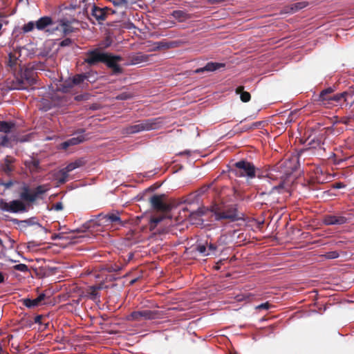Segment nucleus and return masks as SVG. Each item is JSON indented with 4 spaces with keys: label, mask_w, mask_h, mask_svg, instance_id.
<instances>
[{
    "label": "nucleus",
    "mask_w": 354,
    "mask_h": 354,
    "mask_svg": "<svg viewBox=\"0 0 354 354\" xmlns=\"http://www.w3.org/2000/svg\"><path fill=\"white\" fill-rule=\"evenodd\" d=\"M259 171L251 162L246 160H241L233 164L231 172L236 177L246 178L250 180L256 178V174Z\"/></svg>",
    "instance_id": "obj_5"
},
{
    "label": "nucleus",
    "mask_w": 354,
    "mask_h": 354,
    "mask_svg": "<svg viewBox=\"0 0 354 354\" xmlns=\"http://www.w3.org/2000/svg\"><path fill=\"white\" fill-rule=\"evenodd\" d=\"M235 93L236 94H240V98L243 102H248L251 99L250 93L244 91L243 86H238L235 90Z\"/></svg>",
    "instance_id": "obj_29"
},
{
    "label": "nucleus",
    "mask_w": 354,
    "mask_h": 354,
    "mask_svg": "<svg viewBox=\"0 0 354 354\" xmlns=\"http://www.w3.org/2000/svg\"><path fill=\"white\" fill-rule=\"evenodd\" d=\"M88 81V74L82 73L76 74L72 77L66 80L59 87V90L63 93H69L75 86H79L84 88L88 86L86 82Z\"/></svg>",
    "instance_id": "obj_7"
},
{
    "label": "nucleus",
    "mask_w": 354,
    "mask_h": 354,
    "mask_svg": "<svg viewBox=\"0 0 354 354\" xmlns=\"http://www.w3.org/2000/svg\"><path fill=\"white\" fill-rule=\"evenodd\" d=\"M207 248L208 252H211V254H214L217 247L216 245H214L213 243H209L208 245V246L207 247Z\"/></svg>",
    "instance_id": "obj_47"
},
{
    "label": "nucleus",
    "mask_w": 354,
    "mask_h": 354,
    "mask_svg": "<svg viewBox=\"0 0 354 354\" xmlns=\"http://www.w3.org/2000/svg\"><path fill=\"white\" fill-rule=\"evenodd\" d=\"M73 41L70 38H66L59 43V46L65 47L71 45Z\"/></svg>",
    "instance_id": "obj_46"
},
{
    "label": "nucleus",
    "mask_w": 354,
    "mask_h": 354,
    "mask_svg": "<svg viewBox=\"0 0 354 354\" xmlns=\"http://www.w3.org/2000/svg\"><path fill=\"white\" fill-rule=\"evenodd\" d=\"M164 196L155 194L149 198V203L153 209L162 212H168L171 210V205L164 202Z\"/></svg>",
    "instance_id": "obj_12"
},
{
    "label": "nucleus",
    "mask_w": 354,
    "mask_h": 354,
    "mask_svg": "<svg viewBox=\"0 0 354 354\" xmlns=\"http://www.w3.org/2000/svg\"><path fill=\"white\" fill-rule=\"evenodd\" d=\"M86 9H87L86 8H83L84 10H86Z\"/></svg>",
    "instance_id": "obj_63"
},
{
    "label": "nucleus",
    "mask_w": 354,
    "mask_h": 354,
    "mask_svg": "<svg viewBox=\"0 0 354 354\" xmlns=\"http://www.w3.org/2000/svg\"><path fill=\"white\" fill-rule=\"evenodd\" d=\"M15 158L6 156L0 162V171L8 176H10L15 170Z\"/></svg>",
    "instance_id": "obj_13"
},
{
    "label": "nucleus",
    "mask_w": 354,
    "mask_h": 354,
    "mask_svg": "<svg viewBox=\"0 0 354 354\" xmlns=\"http://www.w3.org/2000/svg\"><path fill=\"white\" fill-rule=\"evenodd\" d=\"M47 184L37 186L33 190L30 187L24 184L19 192V198L7 202L3 198H0V209L10 213L26 212L29 209V205L34 203L41 198L48 189Z\"/></svg>",
    "instance_id": "obj_1"
},
{
    "label": "nucleus",
    "mask_w": 354,
    "mask_h": 354,
    "mask_svg": "<svg viewBox=\"0 0 354 354\" xmlns=\"http://www.w3.org/2000/svg\"><path fill=\"white\" fill-rule=\"evenodd\" d=\"M100 289L99 287L97 286H91L89 288V294L92 297L93 299H95L97 295V290Z\"/></svg>",
    "instance_id": "obj_42"
},
{
    "label": "nucleus",
    "mask_w": 354,
    "mask_h": 354,
    "mask_svg": "<svg viewBox=\"0 0 354 354\" xmlns=\"http://www.w3.org/2000/svg\"><path fill=\"white\" fill-rule=\"evenodd\" d=\"M54 24L55 22L52 17L49 16H44L40 17L37 21H36V28L38 30L44 31L47 35H50L56 30H59V26L50 28V27Z\"/></svg>",
    "instance_id": "obj_10"
},
{
    "label": "nucleus",
    "mask_w": 354,
    "mask_h": 354,
    "mask_svg": "<svg viewBox=\"0 0 354 354\" xmlns=\"http://www.w3.org/2000/svg\"><path fill=\"white\" fill-rule=\"evenodd\" d=\"M225 64L223 63H218V62H208L204 67L197 68L195 71L196 73H201L204 71H215L221 68H224Z\"/></svg>",
    "instance_id": "obj_23"
},
{
    "label": "nucleus",
    "mask_w": 354,
    "mask_h": 354,
    "mask_svg": "<svg viewBox=\"0 0 354 354\" xmlns=\"http://www.w3.org/2000/svg\"><path fill=\"white\" fill-rule=\"evenodd\" d=\"M64 208L63 204L62 202H57L53 205V209L56 211H61Z\"/></svg>",
    "instance_id": "obj_50"
},
{
    "label": "nucleus",
    "mask_w": 354,
    "mask_h": 354,
    "mask_svg": "<svg viewBox=\"0 0 354 354\" xmlns=\"http://www.w3.org/2000/svg\"><path fill=\"white\" fill-rule=\"evenodd\" d=\"M104 269L109 272H118L121 270L120 267L116 265H107Z\"/></svg>",
    "instance_id": "obj_40"
},
{
    "label": "nucleus",
    "mask_w": 354,
    "mask_h": 354,
    "mask_svg": "<svg viewBox=\"0 0 354 354\" xmlns=\"http://www.w3.org/2000/svg\"><path fill=\"white\" fill-rule=\"evenodd\" d=\"M257 170H259V171L257 172L256 177H258L259 178L266 177L271 180H281L278 185L274 186L272 188V192L274 190H280L283 189L284 179L286 178L292 173V171L290 170H285L283 168V164L273 166L265 171H261L258 168H257Z\"/></svg>",
    "instance_id": "obj_2"
},
{
    "label": "nucleus",
    "mask_w": 354,
    "mask_h": 354,
    "mask_svg": "<svg viewBox=\"0 0 354 354\" xmlns=\"http://www.w3.org/2000/svg\"><path fill=\"white\" fill-rule=\"evenodd\" d=\"M209 187H210L209 185H204V186L201 187L200 189H198L197 190L198 196H201V195L204 194L205 193H206L208 191V189H209Z\"/></svg>",
    "instance_id": "obj_44"
},
{
    "label": "nucleus",
    "mask_w": 354,
    "mask_h": 354,
    "mask_svg": "<svg viewBox=\"0 0 354 354\" xmlns=\"http://www.w3.org/2000/svg\"><path fill=\"white\" fill-rule=\"evenodd\" d=\"M106 53L102 52L99 48L88 50L86 53L84 62L89 66H95L98 63H103L104 58H106Z\"/></svg>",
    "instance_id": "obj_11"
},
{
    "label": "nucleus",
    "mask_w": 354,
    "mask_h": 354,
    "mask_svg": "<svg viewBox=\"0 0 354 354\" xmlns=\"http://www.w3.org/2000/svg\"><path fill=\"white\" fill-rule=\"evenodd\" d=\"M133 97V95L130 93L123 92L115 97L118 100H127Z\"/></svg>",
    "instance_id": "obj_36"
},
{
    "label": "nucleus",
    "mask_w": 354,
    "mask_h": 354,
    "mask_svg": "<svg viewBox=\"0 0 354 354\" xmlns=\"http://www.w3.org/2000/svg\"><path fill=\"white\" fill-rule=\"evenodd\" d=\"M164 218L162 216L152 217L150 220L149 228L151 232L154 233L161 234L163 232L160 229V227L156 230V227L162 222Z\"/></svg>",
    "instance_id": "obj_24"
},
{
    "label": "nucleus",
    "mask_w": 354,
    "mask_h": 354,
    "mask_svg": "<svg viewBox=\"0 0 354 354\" xmlns=\"http://www.w3.org/2000/svg\"><path fill=\"white\" fill-rule=\"evenodd\" d=\"M163 124L162 118H151L140 120L138 124L127 127L124 129L128 134L136 133L143 131H150L159 129Z\"/></svg>",
    "instance_id": "obj_6"
},
{
    "label": "nucleus",
    "mask_w": 354,
    "mask_h": 354,
    "mask_svg": "<svg viewBox=\"0 0 354 354\" xmlns=\"http://www.w3.org/2000/svg\"><path fill=\"white\" fill-rule=\"evenodd\" d=\"M308 3L306 1H299L297 3H294L289 6L283 7L282 12L286 14H293L306 8L308 6Z\"/></svg>",
    "instance_id": "obj_19"
},
{
    "label": "nucleus",
    "mask_w": 354,
    "mask_h": 354,
    "mask_svg": "<svg viewBox=\"0 0 354 354\" xmlns=\"http://www.w3.org/2000/svg\"><path fill=\"white\" fill-rule=\"evenodd\" d=\"M25 165L31 173H37L41 169L40 162L37 159L31 158L26 160Z\"/></svg>",
    "instance_id": "obj_27"
},
{
    "label": "nucleus",
    "mask_w": 354,
    "mask_h": 354,
    "mask_svg": "<svg viewBox=\"0 0 354 354\" xmlns=\"http://www.w3.org/2000/svg\"><path fill=\"white\" fill-rule=\"evenodd\" d=\"M328 131H330V129L328 128H324L322 130H321L318 135L310 140L308 145L311 148H322V146L324 145L325 140L326 139L327 132Z\"/></svg>",
    "instance_id": "obj_17"
},
{
    "label": "nucleus",
    "mask_w": 354,
    "mask_h": 354,
    "mask_svg": "<svg viewBox=\"0 0 354 354\" xmlns=\"http://www.w3.org/2000/svg\"><path fill=\"white\" fill-rule=\"evenodd\" d=\"M80 6H81V4H80V3H79V5L70 3L68 6H66V8L69 9V10H75L77 8L80 7Z\"/></svg>",
    "instance_id": "obj_52"
},
{
    "label": "nucleus",
    "mask_w": 354,
    "mask_h": 354,
    "mask_svg": "<svg viewBox=\"0 0 354 354\" xmlns=\"http://www.w3.org/2000/svg\"><path fill=\"white\" fill-rule=\"evenodd\" d=\"M94 221H90L88 223H85L81 228H77L76 230H73V232H85L86 230H88L90 226H91V223L92 222H93Z\"/></svg>",
    "instance_id": "obj_41"
},
{
    "label": "nucleus",
    "mask_w": 354,
    "mask_h": 354,
    "mask_svg": "<svg viewBox=\"0 0 354 354\" xmlns=\"http://www.w3.org/2000/svg\"><path fill=\"white\" fill-rule=\"evenodd\" d=\"M349 95V93L346 91L340 93L333 94L332 98L330 99L328 108H331L333 106L338 105H342V102L347 101V97Z\"/></svg>",
    "instance_id": "obj_18"
},
{
    "label": "nucleus",
    "mask_w": 354,
    "mask_h": 354,
    "mask_svg": "<svg viewBox=\"0 0 354 354\" xmlns=\"http://www.w3.org/2000/svg\"><path fill=\"white\" fill-rule=\"evenodd\" d=\"M37 73L30 68H26L18 74L12 82L11 89L26 90L36 83Z\"/></svg>",
    "instance_id": "obj_4"
},
{
    "label": "nucleus",
    "mask_w": 354,
    "mask_h": 354,
    "mask_svg": "<svg viewBox=\"0 0 354 354\" xmlns=\"http://www.w3.org/2000/svg\"><path fill=\"white\" fill-rule=\"evenodd\" d=\"M13 269L15 270L23 272H26L29 270L28 267L26 264H24V263H20V264L14 266Z\"/></svg>",
    "instance_id": "obj_39"
},
{
    "label": "nucleus",
    "mask_w": 354,
    "mask_h": 354,
    "mask_svg": "<svg viewBox=\"0 0 354 354\" xmlns=\"http://www.w3.org/2000/svg\"><path fill=\"white\" fill-rule=\"evenodd\" d=\"M196 250L201 254L203 257L211 255V252H207V246L198 244L196 246Z\"/></svg>",
    "instance_id": "obj_34"
},
{
    "label": "nucleus",
    "mask_w": 354,
    "mask_h": 354,
    "mask_svg": "<svg viewBox=\"0 0 354 354\" xmlns=\"http://www.w3.org/2000/svg\"><path fill=\"white\" fill-rule=\"evenodd\" d=\"M159 317V313L156 310H143L133 311L127 317L129 321L152 320Z\"/></svg>",
    "instance_id": "obj_9"
},
{
    "label": "nucleus",
    "mask_w": 354,
    "mask_h": 354,
    "mask_svg": "<svg viewBox=\"0 0 354 354\" xmlns=\"http://www.w3.org/2000/svg\"><path fill=\"white\" fill-rule=\"evenodd\" d=\"M333 187L336 189H340L344 187L345 185L342 183H336Z\"/></svg>",
    "instance_id": "obj_54"
},
{
    "label": "nucleus",
    "mask_w": 354,
    "mask_h": 354,
    "mask_svg": "<svg viewBox=\"0 0 354 354\" xmlns=\"http://www.w3.org/2000/svg\"><path fill=\"white\" fill-rule=\"evenodd\" d=\"M111 69L114 74H120L122 73V68L118 64L111 68Z\"/></svg>",
    "instance_id": "obj_49"
},
{
    "label": "nucleus",
    "mask_w": 354,
    "mask_h": 354,
    "mask_svg": "<svg viewBox=\"0 0 354 354\" xmlns=\"http://www.w3.org/2000/svg\"><path fill=\"white\" fill-rule=\"evenodd\" d=\"M171 16L180 22H183L189 18L188 15L185 12L180 10H174L171 13Z\"/></svg>",
    "instance_id": "obj_31"
},
{
    "label": "nucleus",
    "mask_w": 354,
    "mask_h": 354,
    "mask_svg": "<svg viewBox=\"0 0 354 354\" xmlns=\"http://www.w3.org/2000/svg\"><path fill=\"white\" fill-rule=\"evenodd\" d=\"M233 191H234V194H235L236 192V190L234 189Z\"/></svg>",
    "instance_id": "obj_62"
},
{
    "label": "nucleus",
    "mask_w": 354,
    "mask_h": 354,
    "mask_svg": "<svg viewBox=\"0 0 354 354\" xmlns=\"http://www.w3.org/2000/svg\"><path fill=\"white\" fill-rule=\"evenodd\" d=\"M43 318H44V316L42 315H37L34 319V322L36 324H42Z\"/></svg>",
    "instance_id": "obj_51"
},
{
    "label": "nucleus",
    "mask_w": 354,
    "mask_h": 354,
    "mask_svg": "<svg viewBox=\"0 0 354 354\" xmlns=\"http://www.w3.org/2000/svg\"><path fill=\"white\" fill-rule=\"evenodd\" d=\"M5 281V275L3 272H0V283H3Z\"/></svg>",
    "instance_id": "obj_55"
},
{
    "label": "nucleus",
    "mask_w": 354,
    "mask_h": 354,
    "mask_svg": "<svg viewBox=\"0 0 354 354\" xmlns=\"http://www.w3.org/2000/svg\"><path fill=\"white\" fill-rule=\"evenodd\" d=\"M97 221L95 223L99 222L97 223L98 225L102 224L105 225H120L124 226L127 223V221H122L121 218L119 216V212L116 213H110L108 214H99L96 216Z\"/></svg>",
    "instance_id": "obj_8"
},
{
    "label": "nucleus",
    "mask_w": 354,
    "mask_h": 354,
    "mask_svg": "<svg viewBox=\"0 0 354 354\" xmlns=\"http://www.w3.org/2000/svg\"><path fill=\"white\" fill-rule=\"evenodd\" d=\"M3 18H1V21H2L3 24H8V21L6 20V19H2Z\"/></svg>",
    "instance_id": "obj_58"
},
{
    "label": "nucleus",
    "mask_w": 354,
    "mask_h": 354,
    "mask_svg": "<svg viewBox=\"0 0 354 354\" xmlns=\"http://www.w3.org/2000/svg\"><path fill=\"white\" fill-rule=\"evenodd\" d=\"M106 58H104V64H105L109 68H113L118 62L122 60V57L118 55H112L110 53H106Z\"/></svg>",
    "instance_id": "obj_28"
},
{
    "label": "nucleus",
    "mask_w": 354,
    "mask_h": 354,
    "mask_svg": "<svg viewBox=\"0 0 354 354\" xmlns=\"http://www.w3.org/2000/svg\"><path fill=\"white\" fill-rule=\"evenodd\" d=\"M151 55H147L143 53H137L132 54L129 56V60L131 64H138L142 62H147L149 61V58Z\"/></svg>",
    "instance_id": "obj_22"
},
{
    "label": "nucleus",
    "mask_w": 354,
    "mask_h": 354,
    "mask_svg": "<svg viewBox=\"0 0 354 354\" xmlns=\"http://www.w3.org/2000/svg\"><path fill=\"white\" fill-rule=\"evenodd\" d=\"M15 184V182L12 180H9L7 182L0 180V185L5 187L6 189H10Z\"/></svg>",
    "instance_id": "obj_45"
},
{
    "label": "nucleus",
    "mask_w": 354,
    "mask_h": 354,
    "mask_svg": "<svg viewBox=\"0 0 354 354\" xmlns=\"http://www.w3.org/2000/svg\"><path fill=\"white\" fill-rule=\"evenodd\" d=\"M323 257L328 259H334L338 258L339 254L337 251H330L326 252Z\"/></svg>",
    "instance_id": "obj_38"
},
{
    "label": "nucleus",
    "mask_w": 354,
    "mask_h": 354,
    "mask_svg": "<svg viewBox=\"0 0 354 354\" xmlns=\"http://www.w3.org/2000/svg\"><path fill=\"white\" fill-rule=\"evenodd\" d=\"M68 171H66V169L65 167L62 169H61L58 174H57V179L59 183H64L66 182L68 177Z\"/></svg>",
    "instance_id": "obj_32"
},
{
    "label": "nucleus",
    "mask_w": 354,
    "mask_h": 354,
    "mask_svg": "<svg viewBox=\"0 0 354 354\" xmlns=\"http://www.w3.org/2000/svg\"><path fill=\"white\" fill-rule=\"evenodd\" d=\"M46 295L44 293L40 294L36 299H30L29 298L22 299L21 302L24 306L28 308H35L40 305L41 301L45 299Z\"/></svg>",
    "instance_id": "obj_20"
},
{
    "label": "nucleus",
    "mask_w": 354,
    "mask_h": 354,
    "mask_svg": "<svg viewBox=\"0 0 354 354\" xmlns=\"http://www.w3.org/2000/svg\"><path fill=\"white\" fill-rule=\"evenodd\" d=\"M75 100L76 101H82L86 100V97L85 95H77L75 97Z\"/></svg>",
    "instance_id": "obj_53"
},
{
    "label": "nucleus",
    "mask_w": 354,
    "mask_h": 354,
    "mask_svg": "<svg viewBox=\"0 0 354 354\" xmlns=\"http://www.w3.org/2000/svg\"><path fill=\"white\" fill-rule=\"evenodd\" d=\"M272 306V305L268 302H266L261 304H259L255 307V309L261 310H268Z\"/></svg>",
    "instance_id": "obj_43"
},
{
    "label": "nucleus",
    "mask_w": 354,
    "mask_h": 354,
    "mask_svg": "<svg viewBox=\"0 0 354 354\" xmlns=\"http://www.w3.org/2000/svg\"><path fill=\"white\" fill-rule=\"evenodd\" d=\"M110 12L112 14L115 13L114 10L108 7L100 8L95 4L92 6L91 15L98 21H104Z\"/></svg>",
    "instance_id": "obj_15"
},
{
    "label": "nucleus",
    "mask_w": 354,
    "mask_h": 354,
    "mask_svg": "<svg viewBox=\"0 0 354 354\" xmlns=\"http://www.w3.org/2000/svg\"><path fill=\"white\" fill-rule=\"evenodd\" d=\"M12 337H13V336L12 335L8 336V338L9 339H12Z\"/></svg>",
    "instance_id": "obj_60"
},
{
    "label": "nucleus",
    "mask_w": 354,
    "mask_h": 354,
    "mask_svg": "<svg viewBox=\"0 0 354 354\" xmlns=\"http://www.w3.org/2000/svg\"><path fill=\"white\" fill-rule=\"evenodd\" d=\"M91 0H80L79 3L80 4L82 3H88V4H91V2H89Z\"/></svg>",
    "instance_id": "obj_56"
},
{
    "label": "nucleus",
    "mask_w": 354,
    "mask_h": 354,
    "mask_svg": "<svg viewBox=\"0 0 354 354\" xmlns=\"http://www.w3.org/2000/svg\"><path fill=\"white\" fill-rule=\"evenodd\" d=\"M112 3L115 6H120L126 5L127 3V0H113Z\"/></svg>",
    "instance_id": "obj_48"
},
{
    "label": "nucleus",
    "mask_w": 354,
    "mask_h": 354,
    "mask_svg": "<svg viewBox=\"0 0 354 354\" xmlns=\"http://www.w3.org/2000/svg\"><path fill=\"white\" fill-rule=\"evenodd\" d=\"M334 91L335 90L332 87L325 88L320 92V93L315 99V101L318 104L322 105L326 108H328V105Z\"/></svg>",
    "instance_id": "obj_14"
},
{
    "label": "nucleus",
    "mask_w": 354,
    "mask_h": 354,
    "mask_svg": "<svg viewBox=\"0 0 354 354\" xmlns=\"http://www.w3.org/2000/svg\"><path fill=\"white\" fill-rule=\"evenodd\" d=\"M180 155H189V151H183V152H180L179 153Z\"/></svg>",
    "instance_id": "obj_57"
},
{
    "label": "nucleus",
    "mask_w": 354,
    "mask_h": 354,
    "mask_svg": "<svg viewBox=\"0 0 354 354\" xmlns=\"http://www.w3.org/2000/svg\"><path fill=\"white\" fill-rule=\"evenodd\" d=\"M256 127H257V125L256 124H253L252 126L250 129H252V128H254Z\"/></svg>",
    "instance_id": "obj_59"
},
{
    "label": "nucleus",
    "mask_w": 354,
    "mask_h": 354,
    "mask_svg": "<svg viewBox=\"0 0 354 354\" xmlns=\"http://www.w3.org/2000/svg\"><path fill=\"white\" fill-rule=\"evenodd\" d=\"M135 281H136V280H132V281H131V284H133V283H135Z\"/></svg>",
    "instance_id": "obj_61"
},
{
    "label": "nucleus",
    "mask_w": 354,
    "mask_h": 354,
    "mask_svg": "<svg viewBox=\"0 0 354 354\" xmlns=\"http://www.w3.org/2000/svg\"><path fill=\"white\" fill-rule=\"evenodd\" d=\"M35 28H36V21H29L23 26L22 30L24 32H29Z\"/></svg>",
    "instance_id": "obj_35"
},
{
    "label": "nucleus",
    "mask_w": 354,
    "mask_h": 354,
    "mask_svg": "<svg viewBox=\"0 0 354 354\" xmlns=\"http://www.w3.org/2000/svg\"><path fill=\"white\" fill-rule=\"evenodd\" d=\"M59 26L62 28V33L64 36H66L74 32V28L71 26L70 21L66 19H62L59 20Z\"/></svg>",
    "instance_id": "obj_25"
},
{
    "label": "nucleus",
    "mask_w": 354,
    "mask_h": 354,
    "mask_svg": "<svg viewBox=\"0 0 354 354\" xmlns=\"http://www.w3.org/2000/svg\"><path fill=\"white\" fill-rule=\"evenodd\" d=\"M81 166V161H75L74 162H71L68 164L65 169L66 171L71 172L76 168H78Z\"/></svg>",
    "instance_id": "obj_37"
},
{
    "label": "nucleus",
    "mask_w": 354,
    "mask_h": 354,
    "mask_svg": "<svg viewBox=\"0 0 354 354\" xmlns=\"http://www.w3.org/2000/svg\"><path fill=\"white\" fill-rule=\"evenodd\" d=\"M316 174V180L319 183H323L324 181H326L328 178L327 176L324 177V171L322 169L317 168L315 171Z\"/></svg>",
    "instance_id": "obj_33"
},
{
    "label": "nucleus",
    "mask_w": 354,
    "mask_h": 354,
    "mask_svg": "<svg viewBox=\"0 0 354 354\" xmlns=\"http://www.w3.org/2000/svg\"><path fill=\"white\" fill-rule=\"evenodd\" d=\"M348 219L342 215L326 214L323 217V223L326 225H340L348 223Z\"/></svg>",
    "instance_id": "obj_16"
},
{
    "label": "nucleus",
    "mask_w": 354,
    "mask_h": 354,
    "mask_svg": "<svg viewBox=\"0 0 354 354\" xmlns=\"http://www.w3.org/2000/svg\"><path fill=\"white\" fill-rule=\"evenodd\" d=\"M210 211L214 214L216 221L227 219L234 221L239 218L236 205H228L223 202L214 203L210 206Z\"/></svg>",
    "instance_id": "obj_3"
},
{
    "label": "nucleus",
    "mask_w": 354,
    "mask_h": 354,
    "mask_svg": "<svg viewBox=\"0 0 354 354\" xmlns=\"http://www.w3.org/2000/svg\"><path fill=\"white\" fill-rule=\"evenodd\" d=\"M35 218H30L26 220H18L17 218L13 219V223L15 224H17L18 226L21 228H26L28 226L37 225L38 226L41 227L40 224L36 222Z\"/></svg>",
    "instance_id": "obj_26"
},
{
    "label": "nucleus",
    "mask_w": 354,
    "mask_h": 354,
    "mask_svg": "<svg viewBox=\"0 0 354 354\" xmlns=\"http://www.w3.org/2000/svg\"><path fill=\"white\" fill-rule=\"evenodd\" d=\"M156 49H169L173 48L178 46V42L175 41H160L156 43Z\"/></svg>",
    "instance_id": "obj_30"
},
{
    "label": "nucleus",
    "mask_w": 354,
    "mask_h": 354,
    "mask_svg": "<svg viewBox=\"0 0 354 354\" xmlns=\"http://www.w3.org/2000/svg\"><path fill=\"white\" fill-rule=\"evenodd\" d=\"M85 140L86 138L84 136L83 134H80L61 143L60 147L61 149L66 150L71 146L77 145L83 142Z\"/></svg>",
    "instance_id": "obj_21"
}]
</instances>
